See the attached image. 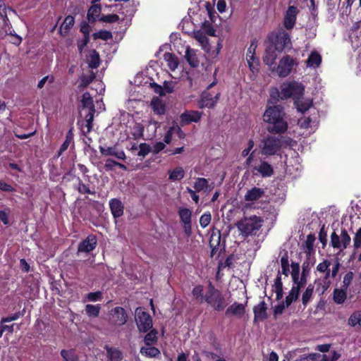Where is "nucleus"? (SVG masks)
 I'll return each mask as SVG.
<instances>
[{
    "label": "nucleus",
    "instance_id": "f03ea898",
    "mask_svg": "<svg viewBox=\"0 0 361 361\" xmlns=\"http://www.w3.org/2000/svg\"><path fill=\"white\" fill-rule=\"evenodd\" d=\"M263 220L257 216L245 217L240 220L238 228L245 235H254L257 233L262 226Z\"/></svg>",
    "mask_w": 361,
    "mask_h": 361
},
{
    "label": "nucleus",
    "instance_id": "1a4fd4ad",
    "mask_svg": "<svg viewBox=\"0 0 361 361\" xmlns=\"http://www.w3.org/2000/svg\"><path fill=\"white\" fill-rule=\"evenodd\" d=\"M350 241L351 238L345 229L341 231L340 235L335 232H333L331 235V244L334 249L338 250L339 252L344 250Z\"/></svg>",
    "mask_w": 361,
    "mask_h": 361
},
{
    "label": "nucleus",
    "instance_id": "79ce46f5",
    "mask_svg": "<svg viewBox=\"0 0 361 361\" xmlns=\"http://www.w3.org/2000/svg\"><path fill=\"white\" fill-rule=\"evenodd\" d=\"M314 291V286L310 284L305 289L302 295V302L304 306H306L310 301Z\"/></svg>",
    "mask_w": 361,
    "mask_h": 361
},
{
    "label": "nucleus",
    "instance_id": "0eeeda50",
    "mask_svg": "<svg viewBox=\"0 0 361 361\" xmlns=\"http://www.w3.org/2000/svg\"><path fill=\"white\" fill-rule=\"evenodd\" d=\"M297 65L298 62L293 57L286 55L279 60L278 66L272 71H275L279 77L285 78L292 72L293 68Z\"/></svg>",
    "mask_w": 361,
    "mask_h": 361
},
{
    "label": "nucleus",
    "instance_id": "423d86ee",
    "mask_svg": "<svg viewBox=\"0 0 361 361\" xmlns=\"http://www.w3.org/2000/svg\"><path fill=\"white\" fill-rule=\"evenodd\" d=\"M254 153L255 151L251 152L250 155L246 159L245 164L248 167H251L254 171H257L262 177L271 176L274 173V169L267 161L261 160L259 164H252L255 158Z\"/></svg>",
    "mask_w": 361,
    "mask_h": 361
},
{
    "label": "nucleus",
    "instance_id": "412c9836",
    "mask_svg": "<svg viewBox=\"0 0 361 361\" xmlns=\"http://www.w3.org/2000/svg\"><path fill=\"white\" fill-rule=\"evenodd\" d=\"M201 116L202 114L197 111H188L180 115V119L182 123H190L199 121Z\"/></svg>",
    "mask_w": 361,
    "mask_h": 361
},
{
    "label": "nucleus",
    "instance_id": "37998d69",
    "mask_svg": "<svg viewBox=\"0 0 361 361\" xmlns=\"http://www.w3.org/2000/svg\"><path fill=\"white\" fill-rule=\"evenodd\" d=\"M100 308L99 305H94L88 304L85 306V312L88 317H97L99 314Z\"/></svg>",
    "mask_w": 361,
    "mask_h": 361
},
{
    "label": "nucleus",
    "instance_id": "aec40b11",
    "mask_svg": "<svg viewBox=\"0 0 361 361\" xmlns=\"http://www.w3.org/2000/svg\"><path fill=\"white\" fill-rule=\"evenodd\" d=\"M264 195V190L262 188L254 187L252 189L247 190L245 195V200L247 202L257 201Z\"/></svg>",
    "mask_w": 361,
    "mask_h": 361
},
{
    "label": "nucleus",
    "instance_id": "338daca9",
    "mask_svg": "<svg viewBox=\"0 0 361 361\" xmlns=\"http://www.w3.org/2000/svg\"><path fill=\"white\" fill-rule=\"evenodd\" d=\"M281 263L283 274L287 276L288 272L289 271L288 257L286 256L282 257L281 259Z\"/></svg>",
    "mask_w": 361,
    "mask_h": 361
},
{
    "label": "nucleus",
    "instance_id": "e433bc0d",
    "mask_svg": "<svg viewBox=\"0 0 361 361\" xmlns=\"http://www.w3.org/2000/svg\"><path fill=\"white\" fill-rule=\"evenodd\" d=\"M151 106L154 110V111L157 114H163L165 112V106L163 104L162 101L158 97L154 98L151 102Z\"/></svg>",
    "mask_w": 361,
    "mask_h": 361
},
{
    "label": "nucleus",
    "instance_id": "c03bdc74",
    "mask_svg": "<svg viewBox=\"0 0 361 361\" xmlns=\"http://www.w3.org/2000/svg\"><path fill=\"white\" fill-rule=\"evenodd\" d=\"M176 133H181L180 128L177 126H173L169 128V129L166 133L164 141L166 144H169L172 140V135Z\"/></svg>",
    "mask_w": 361,
    "mask_h": 361
},
{
    "label": "nucleus",
    "instance_id": "9b49d317",
    "mask_svg": "<svg viewBox=\"0 0 361 361\" xmlns=\"http://www.w3.org/2000/svg\"><path fill=\"white\" fill-rule=\"evenodd\" d=\"M81 102L84 108L88 109V114L86 115L85 118L87 122V127L88 128V131H90V128H92V122L95 110L93 105L92 98L89 92H85L82 94Z\"/></svg>",
    "mask_w": 361,
    "mask_h": 361
},
{
    "label": "nucleus",
    "instance_id": "9d476101",
    "mask_svg": "<svg viewBox=\"0 0 361 361\" xmlns=\"http://www.w3.org/2000/svg\"><path fill=\"white\" fill-rule=\"evenodd\" d=\"M330 265H331V262L328 259H325L322 262H320L317 266V268H316L317 272L324 274V279L325 281H327L330 278V276H331V278H334L337 275V273L338 271V269H339V266H340L338 262H336L333 266L331 270L330 269ZM329 283H330L329 281H328L327 282L325 281V283L329 284Z\"/></svg>",
    "mask_w": 361,
    "mask_h": 361
},
{
    "label": "nucleus",
    "instance_id": "6ab92c4d",
    "mask_svg": "<svg viewBox=\"0 0 361 361\" xmlns=\"http://www.w3.org/2000/svg\"><path fill=\"white\" fill-rule=\"evenodd\" d=\"M276 51L277 50L275 49L273 44H271L266 48L263 61L267 66L271 67L274 64L275 61L277 58V54L276 52Z\"/></svg>",
    "mask_w": 361,
    "mask_h": 361
},
{
    "label": "nucleus",
    "instance_id": "774afa93",
    "mask_svg": "<svg viewBox=\"0 0 361 361\" xmlns=\"http://www.w3.org/2000/svg\"><path fill=\"white\" fill-rule=\"evenodd\" d=\"M20 316H21V314L20 312H16L15 314L11 315V316H8L6 317H3L1 320V324L17 320L18 318H20Z\"/></svg>",
    "mask_w": 361,
    "mask_h": 361
},
{
    "label": "nucleus",
    "instance_id": "bb28decb",
    "mask_svg": "<svg viewBox=\"0 0 361 361\" xmlns=\"http://www.w3.org/2000/svg\"><path fill=\"white\" fill-rule=\"evenodd\" d=\"M164 59L166 62L168 67L171 71H175L179 64L178 59L172 53H165Z\"/></svg>",
    "mask_w": 361,
    "mask_h": 361
},
{
    "label": "nucleus",
    "instance_id": "20e7f679",
    "mask_svg": "<svg viewBox=\"0 0 361 361\" xmlns=\"http://www.w3.org/2000/svg\"><path fill=\"white\" fill-rule=\"evenodd\" d=\"M260 153L267 157L277 154L281 147V141L280 139L268 135L263 137L258 145Z\"/></svg>",
    "mask_w": 361,
    "mask_h": 361
},
{
    "label": "nucleus",
    "instance_id": "de8ad7c7",
    "mask_svg": "<svg viewBox=\"0 0 361 361\" xmlns=\"http://www.w3.org/2000/svg\"><path fill=\"white\" fill-rule=\"evenodd\" d=\"M183 224L191 222V212L187 208H180L178 212Z\"/></svg>",
    "mask_w": 361,
    "mask_h": 361
},
{
    "label": "nucleus",
    "instance_id": "8fccbe9b",
    "mask_svg": "<svg viewBox=\"0 0 361 361\" xmlns=\"http://www.w3.org/2000/svg\"><path fill=\"white\" fill-rule=\"evenodd\" d=\"M85 299L90 302L101 301L102 299V293L101 291L90 293L85 295Z\"/></svg>",
    "mask_w": 361,
    "mask_h": 361
},
{
    "label": "nucleus",
    "instance_id": "ddd939ff",
    "mask_svg": "<svg viewBox=\"0 0 361 361\" xmlns=\"http://www.w3.org/2000/svg\"><path fill=\"white\" fill-rule=\"evenodd\" d=\"M273 46L278 51H282L285 49H290L291 47L290 35L285 31L279 32L276 36Z\"/></svg>",
    "mask_w": 361,
    "mask_h": 361
},
{
    "label": "nucleus",
    "instance_id": "c85d7f7f",
    "mask_svg": "<svg viewBox=\"0 0 361 361\" xmlns=\"http://www.w3.org/2000/svg\"><path fill=\"white\" fill-rule=\"evenodd\" d=\"M295 104L298 110L302 113L307 111L312 105V101L310 99H304L302 96L300 99H296Z\"/></svg>",
    "mask_w": 361,
    "mask_h": 361
},
{
    "label": "nucleus",
    "instance_id": "3c124183",
    "mask_svg": "<svg viewBox=\"0 0 361 361\" xmlns=\"http://www.w3.org/2000/svg\"><path fill=\"white\" fill-rule=\"evenodd\" d=\"M315 240V238L312 235H308L307 236L306 240L305 242V247L306 249V252L309 254L313 250L314 243Z\"/></svg>",
    "mask_w": 361,
    "mask_h": 361
},
{
    "label": "nucleus",
    "instance_id": "f704fd0d",
    "mask_svg": "<svg viewBox=\"0 0 361 361\" xmlns=\"http://www.w3.org/2000/svg\"><path fill=\"white\" fill-rule=\"evenodd\" d=\"M185 176V171L183 167L177 166L169 171V178L172 181L180 180Z\"/></svg>",
    "mask_w": 361,
    "mask_h": 361
},
{
    "label": "nucleus",
    "instance_id": "ea45409f",
    "mask_svg": "<svg viewBox=\"0 0 361 361\" xmlns=\"http://www.w3.org/2000/svg\"><path fill=\"white\" fill-rule=\"evenodd\" d=\"M61 355L64 361H78V355L73 349H63L61 351Z\"/></svg>",
    "mask_w": 361,
    "mask_h": 361
},
{
    "label": "nucleus",
    "instance_id": "bf43d9fd",
    "mask_svg": "<svg viewBox=\"0 0 361 361\" xmlns=\"http://www.w3.org/2000/svg\"><path fill=\"white\" fill-rule=\"evenodd\" d=\"M150 152V147L148 145L145 143H142L139 145V149L137 152V156L145 157Z\"/></svg>",
    "mask_w": 361,
    "mask_h": 361
},
{
    "label": "nucleus",
    "instance_id": "a878e982",
    "mask_svg": "<svg viewBox=\"0 0 361 361\" xmlns=\"http://www.w3.org/2000/svg\"><path fill=\"white\" fill-rule=\"evenodd\" d=\"M194 38L200 43V45L205 51L209 52L210 51L208 38L202 31H195Z\"/></svg>",
    "mask_w": 361,
    "mask_h": 361
},
{
    "label": "nucleus",
    "instance_id": "b1692460",
    "mask_svg": "<svg viewBox=\"0 0 361 361\" xmlns=\"http://www.w3.org/2000/svg\"><path fill=\"white\" fill-rule=\"evenodd\" d=\"M106 357L109 361H121L123 358V353L117 348L105 347Z\"/></svg>",
    "mask_w": 361,
    "mask_h": 361
},
{
    "label": "nucleus",
    "instance_id": "a211bd4d",
    "mask_svg": "<svg viewBox=\"0 0 361 361\" xmlns=\"http://www.w3.org/2000/svg\"><path fill=\"white\" fill-rule=\"evenodd\" d=\"M305 63L307 68H317L322 63V56L319 52L312 51L309 54Z\"/></svg>",
    "mask_w": 361,
    "mask_h": 361
},
{
    "label": "nucleus",
    "instance_id": "09e8293b",
    "mask_svg": "<svg viewBox=\"0 0 361 361\" xmlns=\"http://www.w3.org/2000/svg\"><path fill=\"white\" fill-rule=\"evenodd\" d=\"M94 78V75L92 73L88 75H82L80 80L79 87L83 88L87 87Z\"/></svg>",
    "mask_w": 361,
    "mask_h": 361
},
{
    "label": "nucleus",
    "instance_id": "4468645a",
    "mask_svg": "<svg viewBox=\"0 0 361 361\" xmlns=\"http://www.w3.org/2000/svg\"><path fill=\"white\" fill-rule=\"evenodd\" d=\"M220 93H216L213 96L211 93L205 91L201 94V98L198 102L199 107L203 108H213L219 99Z\"/></svg>",
    "mask_w": 361,
    "mask_h": 361
},
{
    "label": "nucleus",
    "instance_id": "2eb2a0df",
    "mask_svg": "<svg viewBox=\"0 0 361 361\" xmlns=\"http://www.w3.org/2000/svg\"><path fill=\"white\" fill-rule=\"evenodd\" d=\"M298 12L299 11L296 6H290L288 7L283 18V25L287 30L293 28Z\"/></svg>",
    "mask_w": 361,
    "mask_h": 361
},
{
    "label": "nucleus",
    "instance_id": "72a5a7b5",
    "mask_svg": "<svg viewBox=\"0 0 361 361\" xmlns=\"http://www.w3.org/2000/svg\"><path fill=\"white\" fill-rule=\"evenodd\" d=\"M206 289L201 285L196 286L192 291L193 298L199 302L202 303L205 300Z\"/></svg>",
    "mask_w": 361,
    "mask_h": 361
},
{
    "label": "nucleus",
    "instance_id": "603ef678",
    "mask_svg": "<svg viewBox=\"0 0 361 361\" xmlns=\"http://www.w3.org/2000/svg\"><path fill=\"white\" fill-rule=\"evenodd\" d=\"M302 267H303V271H302V276L300 277V276H298V281H293L294 285L293 286V287H298L299 291H300V289L302 287H303L306 283V277H305V264H303Z\"/></svg>",
    "mask_w": 361,
    "mask_h": 361
},
{
    "label": "nucleus",
    "instance_id": "4c0bfd02",
    "mask_svg": "<svg viewBox=\"0 0 361 361\" xmlns=\"http://www.w3.org/2000/svg\"><path fill=\"white\" fill-rule=\"evenodd\" d=\"M348 324L352 327H361V311L354 312L348 318Z\"/></svg>",
    "mask_w": 361,
    "mask_h": 361
},
{
    "label": "nucleus",
    "instance_id": "6e6d98bb",
    "mask_svg": "<svg viewBox=\"0 0 361 361\" xmlns=\"http://www.w3.org/2000/svg\"><path fill=\"white\" fill-rule=\"evenodd\" d=\"M211 214L210 213H204L203 214L200 219V224L202 228H206L211 222Z\"/></svg>",
    "mask_w": 361,
    "mask_h": 361
},
{
    "label": "nucleus",
    "instance_id": "7ed1b4c3",
    "mask_svg": "<svg viewBox=\"0 0 361 361\" xmlns=\"http://www.w3.org/2000/svg\"><path fill=\"white\" fill-rule=\"evenodd\" d=\"M215 310L221 311L226 307L224 297L220 290L209 283L206 288L204 301Z\"/></svg>",
    "mask_w": 361,
    "mask_h": 361
},
{
    "label": "nucleus",
    "instance_id": "a18cd8bd",
    "mask_svg": "<svg viewBox=\"0 0 361 361\" xmlns=\"http://www.w3.org/2000/svg\"><path fill=\"white\" fill-rule=\"evenodd\" d=\"M157 331L152 329L145 337L144 341L146 345H152L157 341Z\"/></svg>",
    "mask_w": 361,
    "mask_h": 361
},
{
    "label": "nucleus",
    "instance_id": "052dcab7",
    "mask_svg": "<svg viewBox=\"0 0 361 361\" xmlns=\"http://www.w3.org/2000/svg\"><path fill=\"white\" fill-rule=\"evenodd\" d=\"M353 247L358 249L361 247V228L357 230L353 238Z\"/></svg>",
    "mask_w": 361,
    "mask_h": 361
},
{
    "label": "nucleus",
    "instance_id": "4be33fe9",
    "mask_svg": "<svg viewBox=\"0 0 361 361\" xmlns=\"http://www.w3.org/2000/svg\"><path fill=\"white\" fill-rule=\"evenodd\" d=\"M185 59L191 67L195 68L199 66L197 51L187 47L185 53Z\"/></svg>",
    "mask_w": 361,
    "mask_h": 361
},
{
    "label": "nucleus",
    "instance_id": "c9c22d12",
    "mask_svg": "<svg viewBox=\"0 0 361 361\" xmlns=\"http://www.w3.org/2000/svg\"><path fill=\"white\" fill-rule=\"evenodd\" d=\"M140 353L146 357H156L160 354V351L155 347L147 345L140 348Z\"/></svg>",
    "mask_w": 361,
    "mask_h": 361
},
{
    "label": "nucleus",
    "instance_id": "680f3d73",
    "mask_svg": "<svg viewBox=\"0 0 361 361\" xmlns=\"http://www.w3.org/2000/svg\"><path fill=\"white\" fill-rule=\"evenodd\" d=\"M247 62L250 67V71L254 73L257 70V59L254 56L250 55V58L247 57Z\"/></svg>",
    "mask_w": 361,
    "mask_h": 361
},
{
    "label": "nucleus",
    "instance_id": "f3484780",
    "mask_svg": "<svg viewBox=\"0 0 361 361\" xmlns=\"http://www.w3.org/2000/svg\"><path fill=\"white\" fill-rule=\"evenodd\" d=\"M97 245V238L93 235H88L85 240L82 241L78 247V252H90L93 250Z\"/></svg>",
    "mask_w": 361,
    "mask_h": 361
},
{
    "label": "nucleus",
    "instance_id": "393cba45",
    "mask_svg": "<svg viewBox=\"0 0 361 361\" xmlns=\"http://www.w3.org/2000/svg\"><path fill=\"white\" fill-rule=\"evenodd\" d=\"M245 313V306L243 304L234 302L226 311V315H233L241 317Z\"/></svg>",
    "mask_w": 361,
    "mask_h": 361
},
{
    "label": "nucleus",
    "instance_id": "dca6fc26",
    "mask_svg": "<svg viewBox=\"0 0 361 361\" xmlns=\"http://www.w3.org/2000/svg\"><path fill=\"white\" fill-rule=\"evenodd\" d=\"M99 151L104 156H112L120 160L126 159L124 151L118 149L116 145L111 147L99 146Z\"/></svg>",
    "mask_w": 361,
    "mask_h": 361
},
{
    "label": "nucleus",
    "instance_id": "7c9ffc66",
    "mask_svg": "<svg viewBox=\"0 0 361 361\" xmlns=\"http://www.w3.org/2000/svg\"><path fill=\"white\" fill-rule=\"evenodd\" d=\"M87 61L90 68H97L100 64L99 54L95 50L90 51Z\"/></svg>",
    "mask_w": 361,
    "mask_h": 361
},
{
    "label": "nucleus",
    "instance_id": "cd10ccee",
    "mask_svg": "<svg viewBox=\"0 0 361 361\" xmlns=\"http://www.w3.org/2000/svg\"><path fill=\"white\" fill-rule=\"evenodd\" d=\"M255 319L263 320L267 317V306L266 303L262 301L256 305L254 308Z\"/></svg>",
    "mask_w": 361,
    "mask_h": 361
},
{
    "label": "nucleus",
    "instance_id": "473e14b6",
    "mask_svg": "<svg viewBox=\"0 0 361 361\" xmlns=\"http://www.w3.org/2000/svg\"><path fill=\"white\" fill-rule=\"evenodd\" d=\"M209 182L204 178H196L194 182V190L197 192H206L209 188Z\"/></svg>",
    "mask_w": 361,
    "mask_h": 361
},
{
    "label": "nucleus",
    "instance_id": "49530a36",
    "mask_svg": "<svg viewBox=\"0 0 361 361\" xmlns=\"http://www.w3.org/2000/svg\"><path fill=\"white\" fill-rule=\"evenodd\" d=\"M346 299V293L342 289H335L334 291V300L338 304H342Z\"/></svg>",
    "mask_w": 361,
    "mask_h": 361
},
{
    "label": "nucleus",
    "instance_id": "5fc2aeb1",
    "mask_svg": "<svg viewBox=\"0 0 361 361\" xmlns=\"http://www.w3.org/2000/svg\"><path fill=\"white\" fill-rule=\"evenodd\" d=\"M320 357L319 353H310L307 355H302L294 361H316Z\"/></svg>",
    "mask_w": 361,
    "mask_h": 361
},
{
    "label": "nucleus",
    "instance_id": "f257e3e1",
    "mask_svg": "<svg viewBox=\"0 0 361 361\" xmlns=\"http://www.w3.org/2000/svg\"><path fill=\"white\" fill-rule=\"evenodd\" d=\"M264 121L269 123L270 133H283L288 128L285 113L281 106H268L263 115Z\"/></svg>",
    "mask_w": 361,
    "mask_h": 361
},
{
    "label": "nucleus",
    "instance_id": "2f4dec72",
    "mask_svg": "<svg viewBox=\"0 0 361 361\" xmlns=\"http://www.w3.org/2000/svg\"><path fill=\"white\" fill-rule=\"evenodd\" d=\"M75 20L72 16H66L60 27V33L63 36L66 35L70 29L73 26Z\"/></svg>",
    "mask_w": 361,
    "mask_h": 361
},
{
    "label": "nucleus",
    "instance_id": "f8f14e48",
    "mask_svg": "<svg viewBox=\"0 0 361 361\" xmlns=\"http://www.w3.org/2000/svg\"><path fill=\"white\" fill-rule=\"evenodd\" d=\"M128 319L126 310L121 307H116L111 310L110 313V323L113 326H123Z\"/></svg>",
    "mask_w": 361,
    "mask_h": 361
},
{
    "label": "nucleus",
    "instance_id": "13d9d810",
    "mask_svg": "<svg viewBox=\"0 0 361 361\" xmlns=\"http://www.w3.org/2000/svg\"><path fill=\"white\" fill-rule=\"evenodd\" d=\"M11 213V209L9 208H6L4 210L0 211V220L3 222L4 225L9 224L8 216Z\"/></svg>",
    "mask_w": 361,
    "mask_h": 361
},
{
    "label": "nucleus",
    "instance_id": "39448f33",
    "mask_svg": "<svg viewBox=\"0 0 361 361\" xmlns=\"http://www.w3.org/2000/svg\"><path fill=\"white\" fill-rule=\"evenodd\" d=\"M305 91L304 85L296 81H291L283 83L281 87V99H286L293 97L295 101L303 96Z\"/></svg>",
    "mask_w": 361,
    "mask_h": 361
},
{
    "label": "nucleus",
    "instance_id": "864d4df0",
    "mask_svg": "<svg viewBox=\"0 0 361 361\" xmlns=\"http://www.w3.org/2000/svg\"><path fill=\"white\" fill-rule=\"evenodd\" d=\"M300 275V265L297 262H292L291 264V276L293 281L298 280Z\"/></svg>",
    "mask_w": 361,
    "mask_h": 361
},
{
    "label": "nucleus",
    "instance_id": "5701e85b",
    "mask_svg": "<svg viewBox=\"0 0 361 361\" xmlns=\"http://www.w3.org/2000/svg\"><path fill=\"white\" fill-rule=\"evenodd\" d=\"M109 207L114 218H118L123 215V205L119 200L116 198L111 199L109 201Z\"/></svg>",
    "mask_w": 361,
    "mask_h": 361
},
{
    "label": "nucleus",
    "instance_id": "0e129e2a",
    "mask_svg": "<svg viewBox=\"0 0 361 361\" xmlns=\"http://www.w3.org/2000/svg\"><path fill=\"white\" fill-rule=\"evenodd\" d=\"M281 98V92H279L278 89L274 88L270 92V99L269 103H275Z\"/></svg>",
    "mask_w": 361,
    "mask_h": 361
},
{
    "label": "nucleus",
    "instance_id": "4d7b16f0",
    "mask_svg": "<svg viewBox=\"0 0 361 361\" xmlns=\"http://www.w3.org/2000/svg\"><path fill=\"white\" fill-rule=\"evenodd\" d=\"M90 40L89 34L85 32L83 39L79 40L78 42V48L79 52L81 54L82 52L83 49L87 46Z\"/></svg>",
    "mask_w": 361,
    "mask_h": 361
},
{
    "label": "nucleus",
    "instance_id": "69168bd1",
    "mask_svg": "<svg viewBox=\"0 0 361 361\" xmlns=\"http://www.w3.org/2000/svg\"><path fill=\"white\" fill-rule=\"evenodd\" d=\"M118 19L119 18L116 14H109L103 16L100 20L105 23H114L118 21Z\"/></svg>",
    "mask_w": 361,
    "mask_h": 361
},
{
    "label": "nucleus",
    "instance_id": "c756f323",
    "mask_svg": "<svg viewBox=\"0 0 361 361\" xmlns=\"http://www.w3.org/2000/svg\"><path fill=\"white\" fill-rule=\"evenodd\" d=\"M209 245L212 253L216 252L221 245V233L219 231H213L210 236Z\"/></svg>",
    "mask_w": 361,
    "mask_h": 361
},
{
    "label": "nucleus",
    "instance_id": "e2e57ef3",
    "mask_svg": "<svg viewBox=\"0 0 361 361\" xmlns=\"http://www.w3.org/2000/svg\"><path fill=\"white\" fill-rule=\"evenodd\" d=\"M255 145L254 141L252 140H249L247 142V147L242 151L241 156L243 157H249L250 155V151L252 149Z\"/></svg>",
    "mask_w": 361,
    "mask_h": 361
},
{
    "label": "nucleus",
    "instance_id": "58836bf2",
    "mask_svg": "<svg viewBox=\"0 0 361 361\" xmlns=\"http://www.w3.org/2000/svg\"><path fill=\"white\" fill-rule=\"evenodd\" d=\"M101 12V6L98 4H93L89 8L87 12V18L90 21H94L99 17Z\"/></svg>",
    "mask_w": 361,
    "mask_h": 361
},
{
    "label": "nucleus",
    "instance_id": "6e6552de",
    "mask_svg": "<svg viewBox=\"0 0 361 361\" xmlns=\"http://www.w3.org/2000/svg\"><path fill=\"white\" fill-rule=\"evenodd\" d=\"M135 319L137 329L141 332H147L152 327L151 316L145 312L142 307H137L135 310Z\"/></svg>",
    "mask_w": 361,
    "mask_h": 361
},
{
    "label": "nucleus",
    "instance_id": "a19ab883",
    "mask_svg": "<svg viewBox=\"0 0 361 361\" xmlns=\"http://www.w3.org/2000/svg\"><path fill=\"white\" fill-rule=\"evenodd\" d=\"M298 287H292L289 294L286 296L285 306L288 307L293 302L295 301L299 295Z\"/></svg>",
    "mask_w": 361,
    "mask_h": 361
}]
</instances>
